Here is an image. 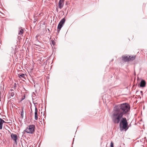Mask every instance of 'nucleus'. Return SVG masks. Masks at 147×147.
I'll use <instances>...</instances> for the list:
<instances>
[{
  "mask_svg": "<svg viewBox=\"0 0 147 147\" xmlns=\"http://www.w3.org/2000/svg\"><path fill=\"white\" fill-rule=\"evenodd\" d=\"M124 114L114 108L111 116L113 122L115 124H118L123 117Z\"/></svg>",
  "mask_w": 147,
  "mask_h": 147,
  "instance_id": "f257e3e1",
  "label": "nucleus"
},
{
  "mask_svg": "<svg viewBox=\"0 0 147 147\" xmlns=\"http://www.w3.org/2000/svg\"><path fill=\"white\" fill-rule=\"evenodd\" d=\"M114 108L124 115L128 112L130 109L129 105L126 103L119 105L115 106Z\"/></svg>",
  "mask_w": 147,
  "mask_h": 147,
  "instance_id": "f03ea898",
  "label": "nucleus"
},
{
  "mask_svg": "<svg viewBox=\"0 0 147 147\" xmlns=\"http://www.w3.org/2000/svg\"><path fill=\"white\" fill-rule=\"evenodd\" d=\"M119 128L120 130L122 131L124 129L126 131L128 128V123L126 119L124 117L119 123Z\"/></svg>",
  "mask_w": 147,
  "mask_h": 147,
  "instance_id": "7ed1b4c3",
  "label": "nucleus"
},
{
  "mask_svg": "<svg viewBox=\"0 0 147 147\" xmlns=\"http://www.w3.org/2000/svg\"><path fill=\"white\" fill-rule=\"evenodd\" d=\"M122 60L124 62L132 61L135 58V56L123 55L122 56Z\"/></svg>",
  "mask_w": 147,
  "mask_h": 147,
  "instance_id": "20e7f679",
  "label": "nucleus"
},
{
  "mask_svg": "<svg viewBox=\"0 0 147 147\" xmlns=\"http://www.w3.org/2000/svg\"><path fill=\"white\" fill-rule=\"evenodd\" d=\"M35 126L34 125H30L28 126L26 128L25 131L28 133L32 134L35 131Z\"/></svg>",
  "mask_w": 147,
  "mask_h": 147,
  "instance_id": "39448f33",
  "label": "nucleus"
},
{
  "mask_svg": "<svg viewBox=\"0 0 147 147\" xmlns=\"http://www.w3.org/2000/svg\"><path fill=\"white\" fill-rule=\"evenodd\" d=\"M11 136L12 139L15 141V143L17 144L18 139L17 135L16 134L12 133L11 135Z\"/></svg>",
  "mask_w": 147,
  "mask_h": 147,
  "instance_id": "423d86ee",
  "label": "nucleus"
},
{
  "mask_svg": "<svg viewBox=\"0 0 147 147\" xmlns=\"http://www.w3.org/2000/svg\"><path fill=\"white\" fill-rule=\"evenodd\" d=\"M64 0H60L59 2V7L60 9H61L63 7L64 5Z\"/></svg>",
  "mask_w": 147,
  "mask_h": 147,
  "instance_id": "0eeeda50",
  "label": "nucleus"
},
{
  "mask_svg": "<svg viewBox=\"0 0 147 147\" xmlns=\"http://www.w3.org/2000/svg\"><path fill=\"white\" fill-rule=\"evenodd\" d=\"M146 84V82L144 80H142L140 83V86L142 87H144L145 86Z\"/></svg>",
  "mask_w": 147,
  "mask_h": 147,
  "instance_id": "6e6552de",
  "label": "nucleus"
},
{
  "mask_svg": "<svg viewBox=\"0 0 147 147\" xmlns=\"http://www.w3.org/2000/svg\"><path fill=\"white\" fill-rule=\"evenodd\" d=\"M65 18H63L60 21L59 23L63 25V24L65 23Z\"/></svg>",
  "mask_w": 147,
  "mask_h": 147,
  "instance_id": "1a4fd4ad",
  "label": "nucleus"
},
{
  "mask_svg": "<svg viewBox=\"0 0 147 147\" xmlns=\"http://www.w3.org/2000/svg\"><path fill=\"white\" fill-rule=\"evenodd\" d=\"M22 111L21 112V116L22 118L24 117V107H22Z\"/></svg>",
  "mask_w": 147,
  "mask_h": 147,
  "instance_id": "9d476101",
  "label": "nucleus"
},
{
  "mask_svg": "<svg viewBox=\"0 0 147 147\" xmlns=\"http://www.w3.org/2000/svg\"><path fill=\"white\" fill-rule=\"evenodd\" d=\"M63 26V25L62 24H60V23H59V24H58V27H57V29H61V28Z\"/></svg>",
  "mask_w": 147,
  "mask_h": 147,
  "instance_id": "9b49d317",
  "label": "nucleus"
},
{
  "mask_svg": "<svg viewBox=\"0 0 147 147\" xmlns=\"http://www.w3.org/2000/svg\"><path fill=\"white\" fill-rule=\"evenodd\" d=\"M25 74H22L21 75H19V77L20 78H24L25 77Z\"/></svg>",
  "mask_w": 147,
  "mask_h": 147,
  "instance_id": "f8f14e48",
  "label": "nucleus"
},
{
  "mask_svg": "<svg viewBox=\"0 0 147 147\" xmlns=\"http://www.w3.org/2000/svg\"><path fill=\"white\" fill-rule=\"evenodd\" d=\"M35 120H37L38 119L37 113H35Z\"/></svg>",
  "mask_w": 147,
  "mask_h": 147,
  "instance_id": "ddd939ff",
  "label": "nucleus"
},
{
  "mask_svg": "<svg viewBox=\"0 0 147 147\" xmlns=\"http://www.w3.org/2000/svg\"><path fill=\"white\" fill-rule=\"evenodd\" d=\"M5 121L1 118L0 119V123H1V124L3 123H5Z\"/></svg>",
  "mask_w": 147,
  "mask_h": 147,
  "instance_id": "4468645a",
  "label": "nucleus"
},
{
  "mask_svg": "<svg viewBox=\"0 0 147 147\" xmlns=\"http://www.w3.org/2000/svg\"><path fill=\"white\" fill-rule=\"evenodd\" d=\"M23 31H24V30L23 29H21L20 31V32L19 33V34H22L23 33Z\"/></svg>",
  "mask_w": 147,
  "mask_h": 147,
  "instance_id": "2eb2a0df",
  "label": "nucleus"
},
{
  "mask_svg": "<svg viewBox=\"0 0 147 147\" xmlns=\"http://www.w3.org/2000/svg\"><path fill=\"white\" fill-rule=\"evenodd\" d=\"M111 147H114L113 146V142H111Z\"/></svg>",
  "mask_w": 147,
  "mask_h": 147,
  "instance_id": "dca6fc26",
  "label": "nucleus"
},
{
  "mask_svg": "<svg viewBox=\"0 0 147 147\" xmlns=\"http://www.w3.org/2000/svg\"><path fill=\"white\" fill-rule=\"evenodd\" d=\"M3 124L1 123H0V129H1L2 128Z\"/></svg>",
  "mask_w": 147,
  "mask_h": 147,
  "instance_id": "f3484780",
  "label": "nucleus"
},
{
  "mask_svg": "<svg viewBox=\"0 0 147 147\" xmlns=\"http://www.w3.org/2000/svg\"><path fill=\"white\" fill-rule=\"evenodd\" d=\"M37 112H38L37 109L36 107H35V113H37Z\"/></svg>",
  "mask_w": 147,
  "mask_h": 147,
  "instance_id": "a211bd4d",
  "label": "nucleus"
},
{
  "mask_svg": "<svg viewBox=\"0 0 147 147\" xmlns=\"http://www.w3.org/2000/svg\"><path fill=\"white\" fill-rule=\"evenodd\" d=\"M14 95V94L13 92L11 93V96L12 97H13Z\"/></svg>",
  "mask_w": 147,
  "mask_h": 147,
  "instance_id": "6ab92c4d",
  "label": "nucleus"
},
{
  "mask_svg": "<svg viewBox=\"0 0 147 147\" xmlns=\"http://www.w3.org/2000/svg\"><path fill=\"white\" fill-rule=\"evenodd\" d=\"M33 103L35 107H36V105H37V103L36 102H33Z\"/></svg>",
  "mask_w": 147,
  "mask_h": 147,
  "instance_id": "aec40b11",
  "label": "nucleus"
},
{
  "mask_svg": "<svg viewBox=\"0 0 147 147\" xmlns=\"http://www.w3.org/2000/svg\"><path fill=\"white\" fill-rule=\"evenodd\" d=\"M60 30L61 29H58L57 30H58V32L60 31Z\"/></svg>",
  "mask_w": 147,
  "mask_h": 147,
  "instance_id": "412c9836",
  "label": "nucleus"
},
{
  "mask_svg": "<svg viewBox=\"0 0 147 147\" xmlns=\"http://www.w3.org/2000/svg\"><path fill=\"white\" fill-rule=\"evenodd\" d=\"M47 30H48V31H49V32H50V30H49V29L48 28V29H47Z\"/></svg>",
  "mask_w": 147,
  "mask_h": 147,
  "instance_id": "4be33fe9",
  "label": "nucleus"
},
{
  "mask_svg": "<svg viewBox=\"0 0 147 147\" xmlns=\"http://www.w3.org/2000/svg\"><path fill=\"white\" fill-rule=\"evenodd\" d=\"M57 11H58V9H57Z\"/></svg>",
  "mask_w": 147,
  "mask_h": 147,
  "instance_id": "5701e85b",
  "label": "nucleus"
},
{
  "mask_svg": "<svg viewBox=\"0 0 147 147\" xmlns=\"http://www.w3.org/2000/svg\"><path fill=\"white\" fill-rule=\"evenodd\" d=\"M141 92L142 93V91H141Z\"/></svg>",
  "mask_w": 147,
  "mask_h": 147,
  "instance_id": "b1692460",
  "label": "nucleus"
},
{
  "mask_svg": "<svg viewBox=\"0 0 147 147\" xmlns=\"http://www.w3.org/2000/svg\"><path fill=\"white\" fill-rule=\"evenodd\" d=\"M26 113H25V115H26Z\"/></svg>",
  "mask_w": 147,
  "mask_h": 147,
  "instance_id": "393cba45",
  "label": "nucleus"
}]
</instances>
